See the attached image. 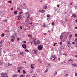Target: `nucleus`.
<instances>
[{"instance_id": "36", "label": "nucleus", "mask_w": 77, "mask_h": 77, "mask_svg": "<svg viewBox=\"0 0 77 77\" xmlns=\"http://www.w3.org/2000/svg\"><path fill=\"white\" fill-rule=\"evenodd\" d=\"M75 47H77V43H75Z\"/></svg>"}, {"instance_id": "10", "label": "nucleus", "mask_w": 77, "mask_h": 77, "mask_svg": "<svg viewBox=\"0 0 77 77\" xmlns=\"http://www.w3.org/2000/svg\"><path fill=\"white\" fill-rule=\"evenodd\" d=\"M19 15L20 16H22V15H23V12H20L19 13Z\"/></svg>"}, {"instance_id": "27", "label": "nucleus", "mask_w": 77, "mask_h": 77, "mask_svg": "<svg viewBox=\"0 0 77 77\" xmlns=\"http://www.w3.org/2000/svg\"><path fill=\"white\" fill-rule=\"evenodd\" d=\"M33 72V69L31 70L30 71V73H32V72Z\"/></svg>"}, {"instance_id": "22", "label": "nucleus", "mask_w": 77, "mask_h": 77, "mask_svg": "<svg viewBox=\"0 0 77 77\" xmlns=\"http://www.w3.org/2000/svg\"><path fill=\"white\" fill-rule=\"evenodd\" d=\"M20 54H24V52H21L20 53Z\"/></svg>"}, {"instance_id": "30", "label": "nucleus", "mask_w": 77, "mask_h": 77, "mask_svg": "<svg viewBox=\"0 0 77 77\" xmlns=\"http://www.w3.org/2000/svg\"><path fill=\"white\" fill-rule=\"evenodd\" d=\"M60 39L61 40H62V35H61L60 36Z\"/></svg>"}, {"instance_id": "51", "label": "nucleus", "mask_w": 77, "mask_h": 77, "mask_svg": "<svg viewBox=\"0 0 77 77\" xmlns=\"http://www.w3.org/2000/svg\"><path fill=\"white\" fill-rule=\"evenodd\" d=\"M17 9L18 10H20V8L18 7H17Z\"/></svg>"}, {"instance_id": "55", "label": "nucleus", "mask_w": 77, "mask_h": 77, "mask_svg": "<svg viewBox=\"0 0 77 77\" xmlns=\"http://www.w3.org/2000/svg\"><path fill=\"white\" fill-rule=\"evenodd\" d=\"M75 41L76 42H77L76 43H77V38H76V39H75Z\"/></svg>"}, {"instance_id": "8", "label": "nucleus", "mask_w": 77, "mask_h": 77, "mask_svg": "<svg viewBox=\"0 0 77 77\" xmlns=\"http://www.w3.org/2000/svg\"><path fill=\"white\" fill-rule=\"evenodd\" d=\"M36 38L34 37V38H33V44H34V43L36 41H36Z\"/></svg>"}, {"instance_id": "60", "label": "nucleus", "mask_w": 77, "mask_h": 77, "mask_svg": "<svg viewBox=\"0 0 77 77\" xmlns=\"http://www.w3.org/2000/svg\"><path fill=\"white\" fill-rule=\"evenodd\" d=\"M20 28L21 29H23V27H22V26H20Z\"/></svg>"}, {"instance_id": "16", "label": "nucleus", "mask_w": 77, "mask_h": 77, "mask_svg": "<svg viewBox=\"0 0 77 77\" xmlns=\"http://www.w3.org/2000/svg\"><path fill=\"white\" fill-rule=\"evenodd\" d=\"M64 48H65V46H61V48L62 50H63V49H64Z\"/></svg>"}, {"instance_id": "57", "label": "nucleus", "mask_w": 77, "mask_h": 77, "mask_svg": "<svg viewBox=\"0 0 77 77\" xmlns=\"http://www.w3.org/2000/svg\"><path fill=\"white\" fill-rule=\"evenodd\" d=\"M23 6L24 7H25V6H26V4H25V3H23Z\"/></svg>"}, {"instance_id": "14", "label": "nucleus", "mask_w": 77, "mask_h": 77, "mask_svg": "<svg viewBox=\"0 0 77 77\" xmlns=\"http://www.w3.org/2000/svg\"><path fill=\"white\" fill-rule=\"evenodd\" d=\"M46 66L47 68H49L50 67V64H47Z\"/></svg>"}, {"instance_id": "61", "label": "nucleus", "mask_w": 77, "mask_h": 77, "mask_svg": "<svg viewBox=\"0 0 77 77\" xmlns=\"http://www.w3.org/2000/svg\"><path fill=\"white\" fill-rule=\"evenodd\" d=\"M57 7H58V8H59V5H57Z\"/></svg>"}, {"instance_id": "18", "label": "nucleus", "mask_w": 77, "mask_h": 77, "mask_svg": "<svg viewBox=\"0 0 77 77\" xmlns=\"http://www.w3.org/2000/svg\"><path fill=\"white\" fill-rule=\"evenodd\" d=\"M28 37H30L31 38H32V35L30 34H28Z\"/></svg>"}, {"instance_id": "4", "label": "nucleus", "mask_w": 77, "mask_h": 77, "mask_svg": "<svg viewBox=\"0 0 77 77\" xmlns=\"http://www.w3.org/2000/svg\"><path fill=\"white\" fill-rule=\"evenodd\" d=\"M40 43H41V42L40 41L37 40V41H36L35 42H34V45H36V44H40Z\"/></svg>"}, {"instance_id": "63", "label": "nucleus", "mask_w": 77, "mask_h": 77, "mask_svg": "<svg viewBox=\"0 0 77 77\" xmlns=\"http://www.w3.org/2000/svg\"><path fill=\"white\" fill-rule=\"evenodd\" d=\"M11 10H13V8H11Z\"/></svg>"}, {"instance_id": "64", "label": "nucleus", "mask_w": 77, "mask_h": 77, "mask_svg": "<svg viewBox=\"0 0 77 77\" xmlns=\"http://www.w3.org/2000/svg\"><path fill=\"white\" fill-rule=\"evenodd\" d=\"M26 77H30V76H28V75H26Z\"/></svg>"}, {"instance_id": "33", "label": "nucleus", "mask_w": 77, "mask_h": 77, "mask_svg": "<svg viewBox=\"0 0 77 77\" xmlns=\"http://www.w3.org/2000/svg\"><path fill=\"white\" fill-rule=\"evenodd\" d=\"M12 2L11 1H8V2L9 3H12Z\"/></svg>"}, {"instance_id": "41", "label": "nucleus", "mask_w": 77, "mask_h": 77, "mask_svg": "<svg viewBox=\"0 0 77 77\" xmlns=\"http://www.w3.org/2000/svg\"><path fill=\"white\" fill-rule=\"evenodd\" d=\"M30 14L28 15V16L27 17V19H28V18H29V17H30Z\"/></svg>"}, {"instance_id": "35", "label": "nucleus", "mask_w": 77, "mask_h": 77, "mask_svg": "<svg viewBox=\"0 0 77 77\" xmlns=\"http://www.w3.org/2000/svg\"><path fill=\"white\" fill-rule=\"evenodd\" d=\"M25 15H28V14H29V13L28 12H26L25 13Z\"/></svg>"}, {"instance_id": "52", "label": "nucleus", "mask_w": 77, "mask_h": 77, "mask_svg": "<svg viewBox=\"0 0 77 77\" xmlns=\"http://www.w3.org/2000/svg\"><path fill=\"white\" fill-rule=\"evenodd\" d=\"M75 76H76V77H77V73H76L75 74Z\"/></svg>"}, {"instance_id": "47", "label": "nucleus", "mask_w": 77, "mask_h": 77, "mask_svg": "<svg viewBox=\"0 0 77 77\" xmlns=\"http://www.w3.org/2000/svg\"><path fill=\"white\" fill-rule=\"evenodd\" d=\"M52 26H54V22H53L52 23Z\"/></svg>"}, {"instance_id": "49", "label": "nucleus", "mask_w": 77, "mask_h": 77, "mask_svg": "<svg viewBox=\"0 0 77 77\" xmlns=\"http://www.w3.org/2000/svg\"><path fill=\"white\" fill-rule=\"evenodd\" d=\"M20 70H18V72H19V73H20Z\"/></svg>"}, {"instance_id": "23", "label": "nucleus", "mask_w": 77, "mask_h": 77, "mask_svg": "<svg viewBox=\"0 0 77 77\" xmlns=\"http://www.w3.org/2000/svg\"><path fill=\"white\" fill-rule=\"evenodd\" d=\"M17 75L15 74L13 75V77H17Z\"/></svg>"}, {"instance_id": "48", "label": "nucleus", "mask_w": 77, "mask_h": 77, "mask_svg": "<svg viewBox=\"0 0 77 77\" xmlns=\"http://www.w3.org/2000/svg\"><path fill=\"white\" fill-rule=\"evenodd\" d=\"M2 63H3V62H1V63H0V65H2Z\"/></svg>"}, {"instance_id": "45", "label": "nucleus", "mask_w": 77, "mask_h": 77, "mask_svg": "<svg viewBox=\"0 0 77 77\" xmlns=\"http://www.w3.org/2000/svg\"><path fill=\"white\" fill-rule=\"evenodd\" d=\"M14 38H17V36L16 35H14Z\"/></svg>"}, {"instance_id": "31", "label": "nucleus", "mask_w": 77, "mask_h": 77, "mask_svg": "<svg viewBox=\"0 0 77 77\" xmlns=\"http://www.w3.org/2000/svg\"><path fill=\"white\" fill-rule=\"evenodd\" d=\"M23 74H26V71L25 70H23Z\"/></svg>"}, {"instance_id": "11", "label": "nucleus", "mask_w": 77, "mask_h": 77, "mask_svg": "<svg viewBox=\"0 0 77 77\" xmlns=\"http://www.w3.org/2000/svg\"><path fill=\"white\" fill-rule=\"evenodd\" d=\"M44 9H46L47 8V5H44L43 6Z\"/></svg>"}, {"instance_id": "59", "label": "nucleus", "mask_w": 77, "mask_h": 77, "mask_svg": "<svg viewBox=\"0 0 77 77\" xmlns=\"http://www.w3.org/2000/svg\"><path fill=\"white\" fill-rule=\"evenodd\" d=\"M29 19L30 20H32V18L31 17L29 18Z\"/></svg>"}, {"instance_id": "40", "label": "nucleus", "mask_w": 77, "mask_h": 77, "mask_svg": "<svg viewBox=\"0 0 77 77\" xmlns=\"http://www.w3.org/2000/svg\"><path fill=\"white\" fill-rule=\"evenodd\" d=\"M74 8H75V9H77V7H76V6H75H75H74Z\"/></svg>"}, {"instance_id": "37", "label": "nucleus", "mask_w": 77, "mask_h": 77, "mask_svg": "<svg viewBox=\"0 0 77 77\" xmlns=\"http://www.w3.org/2000/svg\"><path fill=\"white\" fill-rule=\"evenodd\" d=\"M47 17H50V15L48 14V15H47Z\"/></svg>"}, {"instance_id": "2", "label": "nucleus", "mask_w": 77, "mask_h": 77, "mask_svg": "<svg viewBox=\"0 0 77 77\" xmlns=\"http://www.w3.org/2000/svg\"><path fill=\"white\" fill-rule=\"evenodd\" d=\"M37 48L39 50H41L43 48V46L41 45H39L38 46Z\"/></svg>"}, {"instance_id": "50", "label": "nucleus", "mask_w": 77, "mask_h": 77, "mask_svg": "<svg viewBox=\"0 0 77 77\" xmlns=\"http://www.w3.org/2000/svg\"><path fill=\"white\" fill-rule=\"evenodd\" d=\"M23 42V43L26 44V41H24Z\"/></svg>"}, {"instance_id": "53", "label": "nucleus", "mask_w": 77, "mask_h": 77, "mask_svg": "<svg viewBox=\"0 0 77 77\" xmlns=\"http://www.w3.org/2000/svg\"><path fill=\"white\" fill-rule=\"evenodd\" d=\"M63 55H64V56H67V54H63Z\"/></svg>"}, {"instance_id": "15", "label": "nucleus", "mask_w": 77, "mask_h": 77, "mask_svg": "<svg viewBox=\"0 0 77 77\" xmlns=\"http://www.w3.org/2000/svg\"><path fill=\"white\" fill-rule=\"evenodd\" d=\"M44 12H45V10H42L41 11V13H42V14H44Z\"/></svg>"}, {"instance_id": "62", "label": "nucleus", "mask_w": 77, "mask_h": 77, "mask_svg": "<svg viewBox=\"0 0 77 77\" xmlns=\"http://www.w3.org/2000/svg\"><path fill=\"white\" fill-rule=\"evenodd\" d=\"M75 36L77 38V34H75Z\"/></svg>"}, {"instance_id": "32", "label": "nucleus", "mask_w": 77, "mask_h": 77, "mask_svg": "<svg viewBox=\"0 0 77 77\" xmlns=\"http://www.w3.org/2000/svg\"><path fill=\"white\" fill-rule=\"evenodd\" d=\"M14 40H15V38H12L11 40V41L13 42Z\"/></svg>"}, {"instance_id": "21", "label": "nucleus", "mask_w": 77, "mask_h": 77, "mask_svg": "<svg viewBox=\"0 0 77 77\" xmlns=\"http://www.w3.org/2000/svg\"><path fill=\"white\" fill-rule=\"evenodd\" d=\"M45 44H46V45H48V44H49V42H48V41H47V42H46Z\"/></svg>"}, {"instance_id": "20", "label": "nucleus", "mask_w": 77, "mask_h": 77, "mask_svg": "<svg viewBox=\"0 0 77 77\" xmlns=\"http://www.w3.org/2000/svg\"><path fill=\"white\" fill-rule=\"evenodd\" d=\"M3 41L1 40V41H0V44H3Z\"/></svg>"}, {"instance_id": "34", "label": "nucleus", "mask_w": 77, "mask_h": 77, "mask_svg": "<svg viewBox=\"0 0 77 77\" xmlns=\"http://www.w3.org/2000/svg\"><path fill=\"white\" fill-rule=\"evenodd\" d=\"M25 51H26V52H29V51L27 50V49H25Z\"/></svg>"}, {"instance_id": "6", "label": "nucleus", "mask_w": 77, "mask_h": 77, "mask_svg": "<svg viewBox=\"0 0 77 77\" xmlns=\"http://www.w3.org/2000/svg\"><path fill=\"white\" fill-rule=\"evenodd\" d=\"M17 17L18 18V19H17V20H21V18H22V17H21V16L19 15L17 16Z\"/></svg>"}, {"instance_id": "42", "label": "nucleus", "mask_w": 77, "mask_h": 77, "mask_svg": "<svg viewBox=\"0 0 77 77\" xmlns=\"http://www.w3.org/2000/svg\"><path fill=\"white\" fill-rule=\"evenodd\" d=\"M25 9H27V10H29V9H28V8H27V7H25Z\"/></svg>"}, {"instance_id": "17", "label": "nucleus", "mask_w": 77, "mask_h": 77, "mask_svg": "<svg viewBox=\"0 0 77 77\" xmlns=\"http://www.w3.org/2000/svg\"><path fill=\"white\" fill-rule=\"evenodd\" d=\"M19 76H20V77H24V76H25V75H24V74H23L22 75H19Z\"/></svg>"}, {"instance_id": "28", "label": "nucleus", "mask_w": 77, "mask_h": 77, "mask_svg": "<svg viewBox=\"0 0 77 77\" xmlns=\"http://www.w3.org/2000/svg\"><path fill=\"white\" fill-rule=\"evenodd\" d=\"M43 27H46V26H45V23H44L43 24Z\"/></svg>"}, {"instance_id": "7", "label": "nucleus", "mask_w": 77, "mask_h": 77, "mask_svg": "<svg viewBox=\"0 0 77 77\" xmlns=\"http://www.w3.org/2000/svg\"><path fill=\"white\" fill-rule=\"evenodd\" d=\"M38 53V50H35L34 51V53L35 54H36Z\"/></svg>"}, {"instance_id": "13", "label": "nucleus", "mask_w": 77, "mask_h": 77, "mask_svg": "<svg viewBox=\"0 0 77 77\" xmlns=\"http://www.w3.org/2000/svg\"><path fill=\"white\" fill-rule=\"evenodd\" d=\"M23 69V67H19L17 68V69L19 70H21V69Z\"/></svg>"}, {"instance_id": "38", "label": "nucleus", "mask_w": 77, "mask_h": 77, "mask_svg": "<svg viewBox=\"0 0 77 77\" xmlns=\"http://www.w3.org/2000/svg\"><path fill=\"white\" fill-rule=\"evenodd\" d=\"M14 14H17V11H14Z\"/></svg>"}, {"instance_id": "25", "label": "nucleus", "mask_w": 77, "mask_h": 77, "mask_svg": "<svg viewBox=\"0 0 77 77\" xmlns=\"http://www.w3.org/2000/svg\"><path fill=\"white\" fill-rule=\"evenodd\" d=\"M8 66H11V65H12V64H10V63H8Z\"/></svg>"}, {"instance_id": "29", "label": "nucleus", "mask_w": 77, "mask_h": 77, "mask_svg": "<svg viewBox=\"0 0 77 77\" xmlns=\"http://www.w3.org/2000/svg\"><path fill=\"white\" fill-rule=\"evenodd\" d=\"M5 36V34H4V33H3L1 35V36H2V37H3V36Z\"/></svg>"}, {"instance_id": "43", "label": "nucleus", "mask_w": 77, "mask_h": 77, "mask_svg": "<svg viewBox=\"0 0 77 77\" xmlns=\"http://www.w3.org/2000/svg\"><path fill=\"white\" fill-rule=\"evenodd\" d=\"M72 37V34H70V38H71Z\"/></svg>"}, {"instance_id": "24", "label": "nucleus", "mask_w": 77, "mask_h": 77, "mask_svg": "<svg viewBox=\"0 0 77 77\" xmlns=\"http://www.w3.org/2000/svg\"><path fill=\"white\" fill-rule=\"evenodd\" d=\"M57 74V71H56L54 74V75H56Z\"/></svg>"}, {"instance_id": "54", "label": "nucleus", "mask_w": 77, "mask_h": 77, "mask_svg": "<svg viewBox=\"0 0 77 77\" xmlns=\"http://www.w3.org/2000/svg\"><path fill=\"white\" fill-rule=\"evenodd\" d=\"M47 71H48V70H46L45 72H45H47Z\"/></svg>"}, {"instance_id": "5", "label": "nucleus", "mask_w": 77, "mask_h": 77, "mask_svg": "<svg viewBox=\"0 0 77 77\" xmlns=\"http://www.w3.org/2000/svg\"><path fill=\"white\" fill-rule=\"evenodd\" d=\"M22 47L24 49H26L27 48V45L26 44H22Z\"/></svg>"}, {"instance_id": "46", "label": "nucleus", "mask_w": 77, "mask_h": 77, "mask_svg": "<svg viewBox=\"0 0 77 77\" xmlns=\"http://www.w3.org/2000/svg\"><path fill=\"white\" fill-rule=\"evenodd\" d=\"M57 44L56 43H54V44H53V46H55V45Z\"/></svg>"}, {"instance_id": "56", "label": "nucleus", "mask_w": 77, "mask_h": 77, "mask_svg": "<svg viewBox=\"0 0 77 77\" xmlns=\"http://www.w3.org/2000/svg\"><path fill=\"white\" fill-rule=\"evenodd\" d=\"M14 35H17V33L16 32H14Z\"/></svg>"}, {"instance_id": "58", "label": "nucleus", "mask_w": 77, "mask_h": 77, "mask_svg": "<svg viewBox=\"0 0 77 77\" xmlns=\"http://www.w3.org/2000/svg\"><path fill=\"white\" fill-rule=\"evenodd\" d=\"M68 44H71V43L69 42H68L67 43Z\"/></svg>"}, {"instance_id": "26", "label": "nucleus", "mask_w": 77, "mask_h": 77, "mask_svg": "<svg viewBox=\"0 0 77 77\" xmlns=\"http://www.w3.org/2000/svg\"><path fill=\"white\" fill-rule=\"evenodd\" d=\"M68 62H70V61H73V60L72 59H70L68 60Z\"/></svg>"}, {"instance_id": "19", "label": "nucleus", "mask_w": 77, "mask_h": 77, "mask_svg": "<svg viewBox=\"0 0 77 77\" xmlns=\"http://www.w3.org/2000/svg\"><path fill=\"white\" fill-rule=\"evenodd\" d=\"M72 66L74 67V66H77V65H76L75 64H72Z\"/></svg>"}, {"instance_id": "39", "label": "nucleus", "mask_w": 77, "mask_h": 77, "mask_svg": "<svg viewBox=\"0 0 77 77\" xmlns=\"http://www.w3.org/2000/svg\"><path fill=\"white\" fill-rule=\"evenodd\" d=\"M32 77H36V76L35 74H34Z\"/></svg>"}, {"instance_id": "9", "label": "nucleus", "mask_w": 77, "mask_h": 77, "mask_svg": "<svg viewBox=\"0 0 77 77\" xmlns=\"http://www.w3.org/2000/svg\"><path fill=\"white\" fill-rule=\"evenodd\" d=\"M34 66H35V64H31V68H32V69H33L34 68Z\"/></svg>"}, {"instance_id": "44", "label": "nucleus", "mask_w": 77, "mask_h": 77, "mask_svg": "<svg viewBox=\"0 0 77 77\" xmlns=\"http://www.w3.org/2000/svg\"><path fill=\"white\" fill-rule=\"evenodd\" d=\"M14 36H11V38H12V39H14Z\"/></svg>"}, {"instance_id": "12", "label": "nucleus", "mask_w": 77, "mask_h": 77, "mask_svg": "<svg viewBox=\"0 0 77 77\" xmlns=\"http://www.w3.org/2000/svg\"><path fill=\"white\" fill-rule=\"evenodd\" d=\"M77 17V15H76V14H73L72 15V17H73V18H76V17Z\"/></svg>"}, {"instance_id": "1", "label": "nucleus", "mask_w": 77, "mask_h": 77, "mask_svg": "<svg viewBox=\"0 0 77 77\" xmlns=\"http://www.w3.org/2000/svg\"><path fill=\"white\" fill-rule=\"evenodd\" d=\"M51 60H55L56 58V56L55 55H53L52 56L50 57Z\"/></svg>"}, {"instance_id": "3", "label": "nucleus", "mask_w": 77, "mask_h": 77, "mask_svg": "<svg viewBox=\"0 0 77 77\" xmlns=\"http://www.w3.org/2000/svg\"><path fill=\"white\" fill-rule=\"evenodd\" d=\"M1 77H8V75L6 73L2 74L1 75Z\"/></svg>"}]
</instances>
